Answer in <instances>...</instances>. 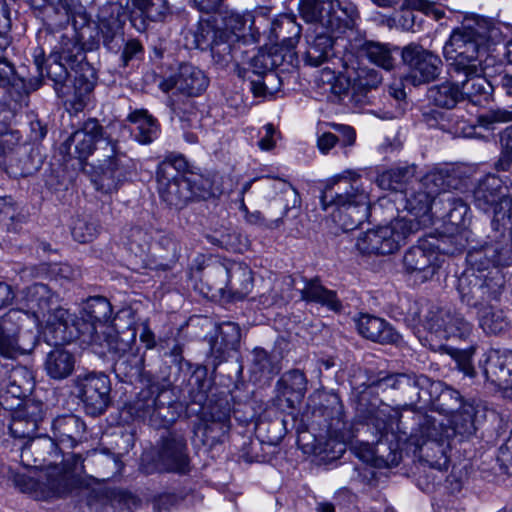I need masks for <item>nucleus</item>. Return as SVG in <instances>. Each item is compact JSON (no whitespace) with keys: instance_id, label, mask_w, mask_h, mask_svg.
<instances>
[{"instance_id":"51","label":"nucleus","mask_w":512,"mask_h":512,"mask_svg":"<svg viewBox=\"0 0 512 512\" xmlns=\"http://www.w3.org/2000/svg\"><path fill=\"white\" fill-rule=\"evenodd\" d=\"M361 50L368 60L375 65L385 70H391L394 67L395 59L389 45L380 42L366 41L362 45Z\"/></svg>"},{"instance_id":"27","label":"nucleus","mask_w":512,"mask_h":512,"mask_svg":"<svg viewBox=\"0 0 512 512\" xmlns=\"http://www.w3.org/2000/svg\"><path fill=\"white\" fill-rule=\"evenodd\" d=\"M25 295V313H28L38 326L40 319H45L47 314L56 305L58 298L51 289L42 283H35L23 291Z\"/></svg>"},{"instance_id":"31","label":"nucleus","mask_w":512,"mask_h":512,"mask_svg":"<svg viewBox=\"0 0 512 512\" xmlns=\"http://www.w3.org/2000/svg\"><path fill=\"white\" fill-rule=\"evenodd\" d=\"M41 167L38 149L29 144L16 146L9 157L6 171L13 177H27Z\"/></svg>"},{"instance_id":"4","label":"nucleus","mask_w":512,"mask_h":512,"mask_svg":"<svg viewBox=\"0 0 512 512\" xmlns=\"http://www.w3.org/2000/svg\"><path fill=\"white\" fill-rule=\"evenodd\" d=\"M368 188L360 174L344 171L328 181L320 197L321 205L324 210L332 208V220L343 231H352L369 215Z\"/></svg>"},{"instance_id":"13","label":"nucleus","mask_w":512,"mask_h":512,"mask_svg":"<svg viewBox=\"0 0 512 512\" xmlns=\"http://www.w3.org/2000/svg\"><path fill=\"white\" fill-rule=\"evenodd\" d=\"M298 10L305 22H321L333 32L352 29L357 16L354 7L342 8L339 0H299Z\"/></svg>"},{"instance_id":"37","label":"nucleus","mask_w":512,"mask_h":512,"mask_svg":"<svg viewBox=\"0 0 512 512\" xmlns=\"http://www.w3.org/2000/svg\"><path fill=\"white\" fill-rule=\"evenodd\" d=\"M102 335L103 342L99 344L107 348L113 360L137 349V347H135L137 336L135 329L127 328L126 330L118 332L112 327H107L102 331Z\"/></svg>"},{"instance_id":"54","label":"nucleus","mask_w":512,"mask_h":512,"mask_svg":"<svg viewBox=\"0 0 512 512\" xmlns=\"http://www.w3.org/2000/svg\"><path fill=\"white\" fill-rule=\"evenodd\" d=\"M99 228L98 222L92 217H77L73 221L71 234L75 241L88 243L97 237Z\"/></svg>"},{"instance_id":"48","label":"nucleus","mask_w":512,"mask_h":512,"mask_svg":"<svg viewBox=\"0 0 512 512\" xmlns=\"http://www.w3.org/2000/svg\"><path fill=\"white\" fill-rule=\"evenodd\" d=\"M99 30L103 45L111 52H119L124 44V31L121 21L117 17L101 19Z\"/></svg>"},{"instance_id":"17","label":"nucleus","mask_w":512,"mask_h":512,"mask_svg":"<svg viewBox=\"0 0 512 512\" xmlns=\"http://www.w3.org/2000/svg\"><path fill=\"white\" fill-rule=\"evenodd\" d=\"M402 61L409 70L413 85H420L435 80L442 69L441 58L416 43L402 48Z\"/></svg>"},{"instance_id":"23","label":"nucleus","mask_w":512,"mask_h":512,"mask_svg":"<svg viewBox=\"0 0 512 512\" xmlns=\"http://www.w3.org/2000/svg\"><path fill=\"white\" fill-rule=\"evenodd\" d=\"M33 372L22 365L4 364L0 367V395L20 399L33 390Z\"/></svg>"},{"instance_id":"35","label":"nucleus","mask_w":512,"mask_h":512,"mask_svg":"<svg viewBox=\"0 0 512 512\" xmlns=\"http://www.w3.org/2000/svg\"><path fill=\"white\" fill-rule=\"evenodd\" d=\"M225 270L227 291L236 300L245 298L253 288L252 270L247 265L239 262L230 263L225 267Z\"/></svg>"},{"instance_id":"30","label":"nucleus","mask_w":512,"mask_h":512,"mask_svg":"<svg viewBox=\"0 0 512 512\" xmlns=\"http://www.w3.org/2000/svg\"><path fill=\"white\" fill-rule=\"evenodd\" d=\"M302 33V27L296 22L295 17L281 15L276 18L270 28L269 40L278 51H292L298 44Z\"/></svg>"},{"instance_id":"3","label":"nucleus","mask_w":512,"mask_h":512,"mask_svg":"<svg viewBox=\"0 0 512 512\" xmlns=\"http://www.w3.org/2000/svg\"><path fill=\"white\" fill-rule=\"evenodd\" d=\"M500 28L490 18L477 17L456 27L443 47L449 77L464 71L476 73L486 62L491 46L500 41Z\"/></svg>"},{"instance_id":"44","label":"nucleus","mask_w":512,"mask_h":512,"mask_svg":"<svg viewBox=\"0 0 512 512\" xmlns=\"http://www.w3.org/2000/svg\"><path fill=\"white\" fill-rule=\"evenodd\" d=\"M416 174L415 165L398 166L378 174L376 184L383 190H402Z\"/></svg>"},{"instance_id":"52","label":"nucleus","mask_w":512,"mask_h":512,"mask_svg":"<svg viewBox=\"0 0 512 512\" xmlns=\"http://www.w3.org/2000/svg\"><path fill=\"white\" fill-rule=\"evenodd\" d=\"M190 399L193 403L203 405L211 389L212 381L207 377L206 367H197L190 379Z\"/></svg>"},{"instance_id":"12","label":"nucleus","mask_w":512,"mask_h":512,"mask_svg":"<svg viewBox=\"0 0 512 512\" xmlns=\"http://www.w3.org/2000/svg\"><path fill=\"white\" fill-rule=\"evenodd\" d=\"M419 230V224L403 218L391 221L386 226L361 233L356 248L365 255H389L396 252L406 239Z\"/></svg>"},{"instance_id":"42","label":"nucleus","mask_w":512,"mask_h":512,"mask_svg":"<svg viewBox=\"0 0 512 512\" xmlns=\"http://www.w3.org/2000/svg\"><path fill=\"white\" fill-rule=\"evenodd\" d=\"M283 396L292 404L300 402L307 391V379L303 371L292 369L285 372L277 383Z\"/></svg>"},{"instance_id":"6","label":"nucleus","mask_w":512,"mask_h":512,"mask_svg":"<svg viewBox=\"0 0 512 512\" xmlns=\"http://www.w3.org/2000/svg\"><path fill=\"white\" fill-rule=\"evenodd\" d=\"M283 61L284 55L276 47L258 49L251 56L242 48L238 52V62L233 61L230 65L234 66L239 77L249 82L255 97H265L276 91L280 80L274 69Z\"/></svg>"},{"instance_id":"63","label":"nucleus","mask_w":512,"mask_h":512,"mask_svg":"<svg viewBox=\"0 0 512 512\" xmlns=\"http://www.w3.org/2000/svg\"><path fill=\"white\" fill-rule=\"evenodd\" d=\"M474 351L475 349L472 346L466 349L447 348V353L455 360L458 369L469 377H473L475 373L472 365Z\"/></svg>"},{"instance_id":"61","label":"nucleus","mask_w":512,"mask_h":512,"mask_svg":"<svg viewBox=\"0 0 512 512\" xmlns=\"http://www.w3.org/2000/svg\"><path fill=\"white\" fill-rule=\"evenodd\" d=\"M252 364L253 371L264 376H272L279 371L277 364L271 359L268 352L262 348H255L253 350Z\"/></svg>"},{"instance_id":"47","label":"nucleus","mask_w":512,"mask_h":512,"mask_svg":"<svg viewBox=\"0 0 512 512\" xmlns=\"http://www.w3.org/2000/svg\"><path fill=\"white\" fill-rule=\"evenodd\" d=\"M307 42L308 46L304 54L305 63L312 67H318L326 62L333 47L332 37L321 33Z\"/></svg>"},{"instance_id":"28","label":"nucleus","mask_w":512,"mask_h":512,"mask_svg":"<svg viewBox=\"0 0 512 512\" xmlns=\"http://www.w3.org/2000/svg\"><path fill=\"white\" fill-rule=\"evenodd\" d=\"M484 374L495 386L512 390V351H490L485 362Z\"/></svg>"},{"instance_id":"9","label":"nucleus","mask_w":512,"mask_h":512,"mask_svg":"<svg viewBox=\"0 0 512 512\" xmlns=\"http://www.w3.org/2000/svg\"><path fill=\"white\" fill-rule=\"evenodd\" d=\"M44 43L51 48V53L57 58L51 62L46 69L47 77L54 82V88L61 97L69 95L65 89L68 79L67 64L72 69L80 65L85 59V51L82 44L77 40L74 30L66 32L63 30H45Z\"/></svg>"},{"instance_id":"34","label":"nucleus","mask_w":512,"mask_h":512,"mask_svg":"<svg viewBox=\"0 0 512 512\" xmlns=\"http://www.w3.org/2000/svg\"><path fill=\"white\" fill-rule=\"evenodd\" d=\"M434 197L416 184L412 191L406 193L405 209L414 216V218H405L408 221L416 222L419 224V229L422 226H427L431 222L430 210Z\"/></svg>"},{"instance_id":"25","label":"nucleus","mask_w":512,"mask_h":512,"mask_svg":"<svg viewBox=\"0 0 512 512\" xmlns=\"http://www.w3.org/2000/svg\"><path fill=\"white\" fill-rule=\"evenodd\" d=\"M378 388L382 390L394 389L399 390L411 400L416 398L420 400L422 398V392L425 391L428 386L434 387L437 391L441 386V383H431L430 379L425 375H415L406 373L388 374L384 377H380L374 383Z\"/></svg>"},{"instance_id":"2","label":"nucleus","mask_w":512,"mask_h":512,"mask_svg":"<svg viewBox=\"0 0 512 512\" xmlns=\"http://www.w3.org/2000/svg\"><path fill=\"white\" fill-rule=\"evenodd\" d=\"M502 240L474 248L467 254L470 268L458 279L457 290L461 301L470 307H492L499 301L504 284L498 267L512 263V248L501 233Z\"/></svg>"},{"instance_id":"56","label":"nucleus","mask_w":512,"mask_h":512,"mask_svg":"<svg viewBox=\"0 0 512 512\" xmlns=\"http://www.w3.org/2000/svg\"><path fill=\"white\" fill-rule=\"evenodd\" d=\"M230 429L229 407L214 406L210 411V422L206 425V434L217 432L213 438H220L228 433Z\"/></svg>"},{"instance_id":"18","label":"nucleus","mask_w":512,"mask_h":512,"mask_svg":"<svg viewBox=\"0 0 512 512\" xmlns=\"http://www.w3.org/2000/svg\"><path fill=\"white\" fill-rule=\"evenodd\" d=\"M155 464L159 471L187 473L190 458L185 437L177 433L162 436L157 444Z\"/></svg>"},{"instance_id":"5","label":"nucleus","mask_w":512,"mask_h":512,"mask_svg":"<svg viewBox=\"0 0 512 512\" xmlns=\"http://www.w3.org/2000/svg\"><path fill=\"white\" fill-rule=\"evenodd\" d=\"M254 23L251 12L236 11H230L225 16V29H217L209 22L200 23L195 35L197 46L202 49L209 47L214 65L225 69L233 61L238 62V52L245 46L242 38L258 33Z\"/></svg>"},{"instance_id":"57","label":"nucleus","mask_w":512,"mask_h":512,"mask_svg":"<svg viewBox=\"0 0 512 512\" xmlns=\"http://www.w3.org/2000/svg\"><path fill=\"white\" fill-rule=\"evenodd\" d=\"M444 201L448 205L446 221L457 228L465 227L468 220V205L462 199L450 195Z\"/></svg>"},{"instance_id":"14","label":"nucleus","mask_w":512,"mask_h":512,"mask_svg":"<svg viewBox=\"0 0 512 512\" xmlns=\"http://www.w3.org/2000/svg\"><path fill=\"white\" fill-rule=\"evenodd\" d=\"M41 322L46 324L43 332L45 341L54 345L69 343L77 338L93 341L95 337L94 326L72 319L68 310L58 305V301L45 319H40Z\"/></svg>"},{"instance_id":"36","label":"nucleus","mask_w":512,"mask_h":512,"mask_svg":"<svg viewBox=\"0 0 512 512\" xmlns=\"http://www.w3.org/2000/svg\"><path fill=\"white\" fill-rule=\"evenodd\" d=\"M278 185V188L280 189L282 194H284L286 200L281 217L271 220L270 222H266L261 212H249L245 204H242L241 210L245 213L246 221L248 223L258 226H264L267 228H277L282 224V218L288 212V210L299 205L300 198L298 192L291 184L286 183L284 181H279Z\"/></svg>"},{"instance_id":"22","label":"nucleus","mask_w":512,"mask_h":512,"mask_svg":"<svg viewBox=\"0 0 512 512\" xmlns=\"http://www.w3.org/2000/svg\"><path fill=\"white\" fill-rule=\"evenodd\" d=\"M403 267L409 274H413L421 282L430 280L439 269L438 253L426 244L409 248L403 256Z\"/></svg>"},{"instance_id":"16","label":"nucleus","mask_w":512,"mask_h":512,"mask_svg":"<svg viewBox=\"0 0 512 512\" xmlns=\"http://www.w3.org/2000/svg\"><path fill=\"white\" fill-rule=\"evenodd\" d=\"M73 382L86 413L92 416L104 413L111 401L109 377L104 373L89 372L79 374Z\"/></svg>"},{"instance_id":"41","label":"nucleus","mask_w":512,"mask_h":512,"mask_svg":"<svg viewBox=\"0 0 512 512\" xmlns=\"http://www.w3.org/2000/svg\"><path fill=\"white\" fill-rule=\"evenodd\" d=\"M127 120L136 125L135 139L141 144H150L159 135V125L145 109L132 111Z\"/></svg>"},{"instance_id":"40","label":"nucleus","mask_w":512,"mask_h":512,"mask_svg":"<svg viewBox=\"0 0 512 512\" xmlns=\"http://www.w3.org/2000/svg\"><path fill=\"white\" fill-rule=\"evenodd\" d=\"M87 318L78 319L84 321L88 325L95 327V337L93 341H85L86 343L96 344L100 339L97 331V323L102 324L110 320L112 315V306L110 302L101 296L90 298L84 308Z\"/></svg>"},{"instance_id":"19","label":"nucleus","mask_w":512,"mask_h":512,"mask_svg":"<svg viewBox=\"0 0 512 512\" xmlns=\"http://www.w3.org/2000/svg\"><path fill=\"white\" fill-rule=\"evenodd\" d=\"M44 418V404L40 401L27 400L11 414L8 429L12 437L28 440L36 435Z\"/></svg>"},{"instance_id":"43","label":"nucleus","mask_w":512,"mask_h":512,"mask_svg":"<svg viewBox=\"0 0 512 512\" xmlns=\"http://www.w3.org/2000/svg\"><path fill=\"white\" fill-rule=\"evenodd\" d=\"M144 369V357L139 355L138 348L114 359L113 370L122 382H132L141 376Z\"/></svg>"},{"instance_id":"15","label":"nucleus","mask_w":512,"mask_h":512,"mask_svg":"<svg viewBox=\"0 0 512 512\" xmlns=\"http://www.w3.org/2000/svg\"><path fill=\"white\" fill-rule=\"evenodd\" d=\"M475 414V406L472 403H465L460 410L450 416V427H443L441 423L427 415H419L420 433L437 443L457 435L463 439L470 438L476 432Z\"/></svg>"},{"instance_id":"50","label":"nucleus","mask_w":512,"mask_h":512,"mask_svg":"<svg viewBox=\"0 0 512 512\" xmlns=\"http://www.w3.org/2000/svg\"><path fill=\"white\" fill-rule=\"evenodd\" d=\"M28 313L22 308L10 309L0 318V331L20 335V333L28 327H36Z\"/></svg>"},{"instance_id":"10","label":"nucleus","mask_w":512,"mask_h":512,"mask_svg":"<svg viewBox=\"0 0 512 512\" xmlns=\"http://www.w3.org/2000/svg\"><path fill=\"white\" fill-rule=\"evenodd\" d=\"M412 320L441 339L467 340L473 326L458 312L427 300L415 301L409 308Z\"/></svg>"},{"instance_id":"1","label":"nucleus","mask_w":512,"mask_h":512,"mask_svg":"<svg viewBox=\"0 0 512 512\" xmlns=\"http://www.w3.org/2000/svg\"><path fill=\"white\" fill-rule=\"evenodd\" d=\"M127 130L119 122H111L105 128L96 118H88L60 146V153L80 161L86 160L98 147L99 159L93 183L98 191L106 194L116 192L136 169L135 162L118 146L117 132Z\"/></svg>"},{"instance_id":"64","label":"nucleus","mask_w":512,"mask_h":512,"mask_svg":"<svg viewBox=\"0 0 512 512\" xmlns=\"http://www.w3.org/2000/svg\"><path fill=\"white\" fill-rule=\"evenodd\" d=\"M501 155L496 163L498 170L506 171L512 163V126L507 127L500 135Z\"/></svg>"},{"instance_id":"39","label":"nucleus","mask_w":512,"mask_h":512,"mask_svg":"<svg viewBox=\"0 0 512 512\" xmlns=\"http://www.w3.org/2000/svg\"><path fill=\"white\" fill-rule=\"evenodd\" d=\"M381 82L382 76L378 71L367 67L360 68L352 83L353 94L351 99L355 102V106L368 103V93L372 89H376Z\"/></svg>"},{"instance_id":"49","label":"nucleus","mask_w":512,"mask_h":512,"mask_svg":"<svg viewBox=\"0 0 512 512\" xmlns=\"http://www.w3.org/2000/svg\"><path fill=\"white\" fill-rule=\"evenodd\" d=\"M95 88V81L89 79L84 74L75 76L73 82V92L68 99L70 111L74 113L81 112L87 105L90 95Z\"/></svg>"},{"instance_id":"45","label":"nucleus","mask_w":512,"mask_h":512,"mask_svg":"<svg viewBox=\"0 0 512 512\" xmlns=\"http://www.w3.org/2000/svg\"><path fill=\"white\" fill-rule=\"evenodd\" d=\"M417 183L434 198L440 193L456 187V179L449 168H435L426 173Z\"/></svg>"},{"instance_id":"11","label":"nucleus","mask_w":512,"mask_h":512,"mask_svg":"<svg viewBox=\"0 0 512 512\" xmlns=\"http://www.w3.org/2000/svg\"><path fill=\"white\" fill-rule=\"evenodd\" d=\"M128 412L134 418L155 428H166L178 418L171 392L158 381L150 382L128 404Z\"/></svg>"},{"instance_id":"38","label":"nucleus","mask_w":512,"mask_h":512,"mask_svg":"<svg viewBox=\"0 0 512 512\" xmlns=\"http://www.w3.org/2000/svg\"><path fill=\"white\" fill-rule=\"evenodd\" d=\"M301 298L306 302H314L326 306L335 312L340 311L342 308L336 292L325 288L318 278L305 280V285L301 289Z\"/></svg>"},{"instance_id":"62","label":"nucleus","mask_w":512,"mask_h":512,"mask_svg":"<svg viewBox=\"0 0 512 512\" xmlns=\"http://www.w3.org/2000/svg\"><path fill=\"white\" fill-rule=\"evenodd\" d=\"M507 122H512V109H492L477 117V125L487 130H493L497 123Z\"/></svg>"},{"instance_id":"20","label":"nucleus","mask_w":512,"mask_h":512,"mask_svg":"<svg viewBox=\"0 0 512 512\" xmlns=\"http://www.w3.org/2000/svg\"><path fill=\"white\" fill-rule=\"evenodd\" d=\"M208 85L209 78L203 70L192 64H182L174 75L163 80L159 86L164 92L176 89L181 94L195 97L201 95Z\"/></svg>"},{"instance_id":"21","label":"nucleus","mask_w":512,"mask_h":512,"mask_svg":"<svg viewBox=\"0 0 512 512\" xmlns=\"http://www.w3.org/2000/svg\"><path fill=\"white\" fill-rule=\"evenodd\" d=\"M129 11L131 25L139 32L147 30L150 22L163 21L170 13L167 0H120Z\"/></svg>"},{"instance_id":"55","label":"nucleus","mask_w":512,"mask_h":512,"mask_svg":"<svg viewBox=\"0 0 512 512\" xmlns=\"http://www.w3.org/2000/svg\"><path fill=\"white\" fill-rule=\"evenodd\" d=\"M126 238L128 249L136 256L142 257L149 252L152 237L146 229L132 227L127 231Z\"/></svg>"},{"instance_id":"53","label":"nucleus","mask_w":512,"mask_h":512,"mask_svg":"<svg viewBox=\"0 0 512 512\" xmlns=\"http://www.w3.org/2000/svg\"><path fill=\"white\" fill-rule=\"evenodd\" d=\"M465 403L457 390L447 386L440 390L434 400L435 409L449 416L460 410Z\"/></svg>"},{"instance_id":"58","label":"nucleus","mask_w":512,"mask_h":512,"mask_svg":"<svg viewBox=\"0 0 512 512\" xmlns=\"http://www.w3.org/2000/svg\"><path fill=\"white\" fill-rule=\"evenodd\" d=\"M157 248L160 250L159 257L168 262L175 263L180 256V243L171 232H161L157 238Z\"/></svg>"},{"instance_id":"33","label":"nucleus","mask_w":512,"mask_h":512,"mask_svg":"<svg viewBox=\"0 0 512 512\" xmlns=\"http://www.w3.org/2000/svg\"><path fill=\"white\" fill-rule=\"evenodd\" d=\"M55 345L45 357L44 370L51 379L63 380L69 377L75 368V356L62 346Z\"/></svg>"},{"instance_id":"60","label":"nucleus","mask_w":512,"mask_h":512,"mask_svg":"<svg viewBox=\"0 0 512 512\" xmlns=\"http://www.w3.org/2000/svg\"><path fill=\"white\" fill-rule=\"evenodd\" d=\"M33 347L34 343L30 348H25L20 344L18 335L0 331V355L5 358L15 359L31 351Z\"/></svg>"},{"instance_id":"46","label":"nucleus","mask_w":512,"mask_h":512,"mask_svg":"<svg viewBox=\"0 0 512 512\" xmlns=\"http://www.w3.org/2000/svg\"><path fill=\"white\" fill-rule=\"evenodd\" d=\"M429 99L434 105L442 108L452 109L458 102L462 101V94L459 82L451 78L440 85L431 87L428 91Z\"/></svg>"},{"instance_id":"8","label":"nucleus","mask_w":512,"mask_h":512,"mask_svg":"<svg viewBox=\"0 0 512 512\" xmlns=\"http://www.w3.org/2000/svg\"><path fill=\"white\" fill-rule=\"evenodd\" d=\"M401 417L398 412L388 405H382L369 412L368 427L372 429L374 439L372 443L363 442L355 444L353 451L355 455L364 462L381 460L384 465H397L399 462L398 453L389 445L384 449L383 440L389 441V435L394 438V426L399 428Z\"/></svg>"},{"instance_id":"29","label":"nucleus","mask_w":512,"mask_h":512,"mask_svg":"<svg viewBox=\"0 0 512 512\" xmlns=\"http://www.w3.org/2000/svg\"><path fill=\"white\" fill-rule=\"evenodd\" d=\"M485 67H481V71L476 73L462 72L458 78L450 77L453 81L459 82L462 100L467 99L474 105H481L489 100L493 92L490 82L483 77Z\"/></svg>"},{"instance_id":"7","label":"nucleus","mask_w":512,"mask_h":512,"mask_svg":"<svg viewBox=\"0 0 512 512\" xmlns=\"http://www.w3.org/2000/svg\"><path fill=\"white\" fill-rule=\"evenodd\" d=\"M31 451L34 453L40 466L47 464L46 487L49 496L61 497L69 493L75 484V475L84 472L83 460L80 454H73L66 459L61 467L51 466L49 457L58 454L59 446L47 435L36 436L28 439Z\"/></svg>"},{"instance_id":"32","label":"nucleus","mask_w":512,"mask_h":512,"mask_svg":"<svg viewBox=\"0 0 512 512\" xmlns=\"http://www.w3.org/2000/svg\"><path fill=\"white\" fill-rule=\"evenodd\" d=\"M357 329L359 333L374 342L381 344H394L398 342L400 336L394 328L384 319L364 314L357 320Z\"/></svg>"},{"instance_id":"24","label":"nucleus","mask_w":512,"mask_h":512,"mask_svg":"<svg viewBox=\"0 0 512 512\" xmlns=\"http://www.w3.org/2000/svg\"><path fill=\"white\" fill-rule=\"evenodd\" d=\"M170 166L164 165L162 175H156L161 199L170 207L183 208L193 197L191 183L186 178L173 177Z\"/></svg>"},{"instance_id":"59","label":"nucleus","mask_w":512,"mask_h":512,"mask_svg":"<svg viewBox=\"0 0 512 512\" xmlns=\"http://www.w3.org/2000/svg\"><path fill=\"white\" fill-rule=\"evenodd\" d=\"M482 309L480 326L486 333L498 334L506 328L507 322L503 316V312L501 310H495L494 303H492V307Z\"/></svg>"},{"instance_id":"26","label":"nucleus","mask_w":512,"mask_h":512,"mask_svg":"<svg viewBox=\"0 0 512 512\" xmlns=\"http://www.w3.org/2000/svg\"><path fill=\"white\" fill-rule=\"evenodd\" d=\"M53 437L58 446L73 448L85 439L86 424L77 415L57 416L51 424Z\"/></svg>"}]
</instances>
